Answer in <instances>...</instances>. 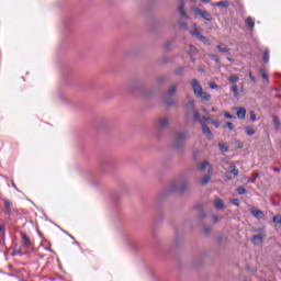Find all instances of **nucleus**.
Listing matches in <instances>:
<instances>
[{"mask_svg":"<svg viewBox=\"0 0 281 281\" xmlns=\"http://www.w3.org/2000/svg\"><path fill=\"white\" fill-rule=\"evenodd\" d=\"M196 47H194V45H190L189 46V54L190 56H194L196 54Z\"/></svg>","mask_w":281,"mask_h":281,"instance_id":"obj_28","label":"nucleus"},{"mask_svg":"<svg viewBox=\"0 0 281 281\" xmlns=\"http://www.w3.org/2000/svg\"><path fill=\"white\" fill-rule=\"evenodd\" d=\"M202 133L207 136H212V131H210V127L207 125H202Z\"/></svg>","mask_w":281,"mask_h":281,"instance_id":"obj_25","label":"nucleus"},{"mask_svg":"<svg viewBox=\"0 0 281 281\" xmlns=\"http://www.w3.org/2000/svg\"><path fill=\"white\" fill-rule=\"evenodd\" d=\"M251 214L255 218H265V213L260 210H252Z\"/></svg>","mask_w":281,"mask_h":281,"instance_id":"obj_19","label":"nucleus"},{"mask_svg":"<svg viewBox=\"0 0 281 281\" xmlns=\"http://www.w3.org/2000/svg\"><path fill=\"white\" fill-rule=\"evenodd\" d=\"M191 87L195 98H199L200 100H204V102H210V100H212V95L210 93L203 92V87H201V83L199 82V80L192 79Z\"/></svg>","mask_w":281,"mask_h":281,"instance_id":"obj_1","label":"nucleus"},{"mask_svg":"<svg viewBox=\"0 0 281 281\" xmlns=\"http://www.w3.org/2000/svg\"><path fill=\"white\" fill-rule=\"evenodd\" d=\"M212 175H214V168L212 166H209V172L205 175L201 180L200 183L201 186H207L212 179Z\"/></svg>","mask_w":281,"mask_h":281,"instance_id":"obj_8","label":"nucleus"},{"mask_svg":"<svg viewBox=\"0 0 281 281\" xmlns=\"http://www.w3.org/2000/svg\"><path fill=\"white\" fill-rule=\"evenodd\" d=\"M196 210H199L198 218H205V212L201 211V206H196Z\"/></svg>","mask_w":281,"mask_h":281,"instance_id":"obj_31","label":"nucleus"},{"mask_svg":"<svg viewBox=\"0 0 281 281\" xmlns=\"http://www.w3.org/2000/svg\"><path fill=\"white\" fill-rule=\"evenodd\" d=\"M177 93V85L170 86L167 93L165 94L164 102L167 104V106H175V100L170 99L171 95H175Z\"/></svg>","mask_w":281,"mask_h":281,"instance_id":"obj_4","label":"nucleus"},{"mask_svg":"<svg viewBox=\"0 0 281 281\" xmlns=\"http://www.w3.org/2000/svg\"><path fill=\"white\" fill-rule=\"evenodd\" d=\"M215 5L217 8H229V2L228 1H220V2H216Z\"/></svg>","mask_w":281,"mask_h":281,"instance_id":"obj_24","label":"nucleus"},{"mask_svg":"<svg viewBox=\"0 0 281 281\" xmlns=\"http://www.w3.org/2000/svg\"><path fill=\"white\" fill-rule=\"evenodd\" d=\"M258 177H260V173L255 172L252 175V179L251 180H247V183H256V179H258Z\"/></svg>","mask_w":281,"mask_h":281,"instance_id":"obj_30","label":"nucleus"},{"mask_svg":"<svg viewBox=\"0 0 281 281\" xmlns=\"http://www.w3.org/2000/svg\"><path fill=\"white\" fill-rule=\"evenodd\" d=\"M246 133H247L249 136H251V135H255V134H256V131L254 130V127L247 126V127H246Z\"/></svg>","mask_w":281,"mask_h":281,"instance_id":"obj_33","label":"nucleus"},{"mask_svg":"<svg viewBox=\"0 0 281 281\" xmlns=\"http://www.w3.org/2000/svg\"><path fill=\"white\" fill-rule=\"evenodd\" d=\"M204 234H206V235L212 234V227H210V226H204Z\"/></svg>","mask_w":281,"mask_h":281,"instance_id":"obj_40","label":"nucleus"},{"mask_svg":"<svg viewBox=\"0 0 281 281\" xmlns=\"http://www.w3.org/2000/svg\"><path fill=\"white\" fill-rule=\"evenodd\" d=\"M210 120H212V119L205 117V116H203L202 119H200V124H201V126L205 125V122H210Z\"/></svg>","mask_w":281,"mask_h":281,"instance_id":"obj_38","label":"nucleus"},{"mask_svg":"<svg viewBox=\"0 0 281 281\" xmlns=\"http://www.w3.org/2000/svg\"><path fill=\"white\" fill-rule=\"evenodd\" d=\"M232 179H234V178L232 177L231 171H229V172H226V173L224 175V181H232Z\"/></svg>","mask_w":281,"mask_h":281,"instance_id":"obj_36","label":"nucleus"},{"mask_svg":"<svg viewBox=\"0 0 281 281\" xmlns=\"http://www.w3.org/2000/svg\"><path fill=\"white\" fill-rule=\"evenodd\" d=\"M188 106H190V109H192V111H193L194 122H201V114L199 113V111L194 110V101H190L188 103Z\"/></svg>","mask_w":281,"mask_h":281,"instance_id":"obj_10","label":"nucleus"},{"mask_svg":"<svg viewBox=\"0 0 281 281\" xmlns=\"http://www.w3.org/2000/svg\"><path fill=\"white\" fill-rule=\"evenodd\" d=\"M190 1H193V2H195L196 0H190Z\"/></svg>","mask_w":281,"mask_h":281,"instance_id":"obj_60","label":"nucleus"},{"mask_svg":"<svg viewBox=\"0 0 281 281\" xmlns=\"http://www.w3.org/2000/svg\"><path fill=\"white\" fill-rule=\"evenodd\" d=\"M157 82L161 85V82H166V77L161 76L157 78Z\"/></svg>","mask_w":281,"mask_h":281,"instance_id":"obj_43","label":"nucleus"},{"mask_svg":"<svg viewBox=\"0 0 281 281\" xmlns=\"http://www.w3.org/2000/svg\"><path fill=\"white\" fill-rule=\"evenodd\" d=\"M238 80H240V77H238V75H232L228 78V82H232L233 85H236V82H238Z\"/></svg>","mask_w":281,"mask_h":281,"instance_id":"obj_23","label":"nucleus"},{"mask_svg":"<svg viewBox=\"0 0 281 281\" xmlns=\"http://www.w3.org/2000/svg\"><path fill=\"white\" fill-rule=\"evenodd\" d=\"M180 27H182V30H188V23L180 22Z\"/></svg>","mask_w":281,"mask_h":281,"instance_id":"obj_47","label":"nucleus"},{"mask_svg":"<svg viewBox=\"0 0 281 281\" xmlns=\"http://www.w3.org/2000/svg\"><path fill=\"white\" fill-rule=\"evenodd\" d=\"M210 57L215 60V63H218V56L211 54Z\"/></svg>","mask_w":281,"mask_h":281,"instance_id":"obj_50","label":"nucleus"},{"mask_svg":"<svg viewBox=\"0 0 281 281\" xmlns=\"http://www.w3.org/2000/svg\"><path fill=\"white\" fill-rule=\"evenodd\" d=\"M217 49L218 52H221L222 54H227L228 56H232V48L227 47V45H225L224 43H220L217 45Z\"/></svg>","mask_w":281,"mask_h":281,"instance_id":"obj_11","label":"nucleus"},{"mask_svg":"<svg viewBox=\"0 0 281 281\" xmlns=\"http://www.w3.org/2000/svg\"><path fill=\"white\" fill-rule=\"evenodd\" d=\"M0 232H1L2 234H4V233H5V225L0 224Z\"/></svg>","mask_w":281,"mask_h":281,"instance_id":"obj_51","label":"nucleus"},{"mask_svg":"<svg viewBox=\"0 0 281 281\" xmlns=\"http://www.w3.org/2000/svg\"><path fill=\"white\" fill-rule=\"evenodd\" d=\"M21 238L24 247L26 249H30L32 247V241L30 240V237L25 233H21Z\"/></svg>","mask_w":281,"mask_h":281,"instance_id":"obj_12","label":"nucleus"},{"mask_svg":"<svg viewBox=\"0 0 281 281\" xmlns=\"http://www.w3.org/2000/svg\"><path fill=\"white\" fill-rule=\"evenodd\" d=\"M199 155H200V151H199V150H193V154H192L193 159L196 160V157H199Z\"/></svg>","mask_w":281,"mask_h":281,"instance_id":"obj_49","label":"nucleus"},{"mask_svg":"<svg viewBox=\"0 0 281 281\" xmlns=\"http://www.w3.org/2000/svg\"><path fill=\"white\" fill-rule=\"evenodd\" d=\"M178 10L183 19H190V16H188V13L186 12V3L183 1L180 2Z\"/></svg>","mask_w":281,"mask_h":281,"instance_id":"obj_14","label":"nucleus"},{"mask_svg":"<svg viewBox=\"0 0 281 281\" xmlns=\"http://www.w3.org/2000/svg\"><path fill=\"white\" fill-rule=\"evenodd\" d=\"M245 115H247V110L245 108H239L237 111V117L239 120H245Z\"/></svg>","mask_w":281,"mask_h":281,"instance_id":"obj_17","label":"nucleus"},{"mask_svg":"<svg viewBox=\"0 0 281 281\" xmlns=\"http://www.w3.org/2000/svg\"><path fill=\"white\" fill-rule=\"evenodd\" d=\"M212 221H213V223H218V216L212 215Z\"/></svg>","mask_w":281,"mask_h":281,"instance_id":"obj_52","label":"nucleus"},{"mask_svg":"<svg viewBox=\"0 0 281 281\" xmlns=\"http://www.w3.org/2000/svg\"><path fill=\"white\" fill-rule=\"evenodd\" d=\"M250 122H256V113L250 112Z\"/></svg>","mask_w":281,"mask_h":281,"instance_id":"obj_48","label":"nucleus"},{"mask_svg":"<svg viewBox=\"0 0 281 281\" xmlns=\"http://www.w3.org/2000/svg\"><path fill=\"white\" fill-rule=\"evenodd\" d=\"M269 56H270L269 49L266 48L263 52V63H269Z\"/></svg>","mask_w":281,"mask_h":281,"instance_id":"obj_27","label":"nucleus"},{"mask_svg":"<svg viewBox=\"0 0 281 281\" xmlns=\"http://www.w3.org/2000/svg\"><path fill=\"white\" fill-rule=\"evenodd\" d=\"M2 203L4 205V212L8 216H12V201L8 199H2Z\"/></svg>","mask_w":281,"mask_h":281,"instance_id":"obj_9","label":"nucleus"},{"mask_svg":"<svg viewBox=\"0 0 281 281\" xmlns=\"http://www.w3.org/2000/svg\"><path fill=\"white\" fill-rule=\"evenodd\" d=\"M265 238H267V232H261L257 235H254L250 240L252 243V245H262V240H265Z\"/></svg>","mask_w":281,"mask_h":281,"instance_id":"obj_7","label":"nucleus"},{"mask_svg":"<svg viewBox=\"0 0 281 281\" xmlns=\"http://www.w3.org/2000/svg\"><path fill=\"white\" fill-rule=\"evenodd\" d=\"M231 91H233L235 98H238V86L233 85V86L231 87Z\"/></svg>","mask_w":281,"mask_h":281,"instance_id":"obj_29","label":"nucleus"},{"mask_svg":"<svg viewBox=\"0 0 281 281\" xmlns=\"http://www.w3.org/2000/svg\"><path fill=\"white\" fill-rule=\"evenodd\" d=\"M231 203H232L233 205H235L236 207H238V206L240 205V201H239L238 199H233V200H231Z\"/></svg>","mask_w":281,"mask_h":281,"instance_id":"obj_39","label":"nucleus"},{"mask_svg":"<svg viewBox=\"0 0 281 281\" xmlns=\"http://www.w3.org/2000/svg\"><path fill=\"white\" fill-rule=\"evenodd\" d=\"M188 190V181L186 179H178L169 187V194H186Z\"/></svg>","mask_w":281,"mask_h":281,"instance_id":"obj_3","label":"nucleus"},{"mask_svg":"<svg viewBox=\"0 0 281 281\" xmlns=\"http://www.w3.org/2000/svg\"><path fill=\"white\" fill-rule=\"evenodd\" d=\"M210 162L207 160H204L199 167L198 169L200 170V172H203V170H205V168H207V170H210Z\"/></svg>","mask_w":281,"mask_h":281,"instance_id":"obj_20","label":"nucleus"},{"mask_svg":"<svg viewBox=\"0 0 281 281\" xmlns=\"http://www.w3.org/2000/svg\"><path fill=\"white\" fill-rule=\"evenodd\" d=\"M245 23L250 30H254V27L256 26V21L251 16L247 18L245 20Z\"/></svg>","mask_w":281,"mask_h":281,"instance_id":"obj_16","label":"nucleus"},{"mask_svg":"<svg viewBox=\"0 0 281 281\" xmlns=\"http://www.w3.org/2000/svg\"><path fill=\"white\" fill-rule=\"evenodd\" d=\"M214 207H216V210H224L225 209V204L223 203V200L216 198L214 200Z\"/></svg>","mask_w":281,"mask_h":281,"instance_id":"obj_15","label":"nucleus"},{"mask_svg":"<svg viewBox=\"0 0 281 281\" xmlns=\"http://www.w3.org/2000/svg\"><path fill=\"white\" fill-rule=\"evenodd\" d=\"M227 60H228L229 63H234V59H233L232 57H227Z\"/></svg>","mask_w":281,"mask_h":281,"instance_id":"obj_56","label":"nucleus"},{"mask_svg":"<svg viewBox=\"0 0 281 281\" xmlns=\"http://www.w3.org/2000/svg\"><path fill=\"white\" fill-rule=\"evenodd\" d=\"M199 41H201V43L207 44L210 43V40H207V37L201 35L200 37H198Z\"/></svg>","mask_w":281,"mask_h":281,"instance_id":"obj_37","label":"nucleus"},{"mask_svg":"<svg viewBox=\"0 0 281 281\" xmlns=\"http://www.w3.org/2000/svg\"><path fill=\"white\" fill-rule=\"evenodd\" d=\"M212 111L214 112V111H216V109L213 108Z\"/></svg>","mask_w":281,"mask_h":281,"instance_id":"obj_59","label":"nucleus"},{"mask_svg":"<svg viewBox=\"0 0 281 281\" xmlns=\"http://www.w3.org/2000/svg\"><path fill=\"white\" fill-rule=\"evenodd\" d=\"M213 126H215V128H218L221 126V123L218 122V120H215L212 122Z\"/></svg>","mask_w":281,"mask_h":281,"instance_id":"obj_46","label":"nucleus"},{"mask_svg":"<svg viewBox=\"0 0 281 281\" xmlns=\"http://www.w3.org/2000/svg\"><path fill=\"white\" fill-rule=\"evenodd\" d=\"M130 89L132 91H139V93H144V86L139 82H133L130 85Z\"/></svg>","mask_w":281,"mask_h":281,"instance_id":"obj_13","label":"nucleus"},{"mask_svg":"<svg viewBox=\"0 0 281 281\" xmlns=\"http://www.w3.org/2000/svg\"><path fill=\"white\" fill-rule=\"evenodd\" d=\"M237 194H246L247 190L244 187H238L236 189Z\"/></svg>","mask_w":281,"mask_h":281,"instance_id":"obj_34","label":"nucleus"},{"mask_svg":"<svg viewBox=\"0 0 281 281\" xmlns=\"http://www.w3.org/2000/svg\"><path fill=\"white\" fill-rule=\"evenodd\" d=\"M209 87H210V89H218V85H216L214 82H210Z\"/></svg>","mask_w":281,"mask_h":281,"instance_id":"obj_44","label":"nucleus"},{"mask_svg":"<svg viewBox=\"0 0 281 281\" xmlns=\"http://www.w3.org/2000/svg\"><path fill=\"white\" fill-rule=\"evenodd\" d=\"M226 127H227L229 131H234V123L227 122V123H226Z\"/></svg>","mask_w":281,"mask_h":281,"instance_id":"obj_41","label":"nucleus"},{"mask_svg":"<svg viewBox=\"0 0 281 281\" xmlns=\"http://www.w3.org/2000/svg\"><path fill=\"white\" fill-rule=\"evenodd\" d=\"M224 117H226L227 120H233L234 115L229 114V112H225Z\"/></svg>","mask_w":281,"mask_h":281,"instance_id":"obj_45","label":"nucleus"},{"mask_svg":"<svg viewBox=\"0 0 281 281\" xmlns=\"http://www.w3.org/2000/svg\"><path fill=\"white\" fill-rule=\"evenodd\" d=\"M259 74L261 75V78H263V80H266L267 85H269V75H267V70L265 69H260Z\"/></svg>","mask_w":281,"mask_h":281,"instance_id":"obj_21","label":"nucleus"},{"mask_svg":"<svg viewBox=\"0 0 281 281\" xmlns=\"http://www.w3.org/2000/svg\"><path fill=\"white\" fill-rule=\"evenodd\" d=\"M192 12H194V14H198V16H201V19H204V21H212V14H210V12L200 9L199 7H193L191 8Z\"/></svg>","mask_w":281,"mask_h":281,"instance_id":"obj_6","label":"nucleus"},{"mask_svg":"<svg viewBox=\"0 0 281 281\" xmlns=\"http://www.w3.org/2000/svg\"><path fill=\"white\" fill-rule=\"evenodd\" d=\"M218 147H220V150H222L223 153H228L229 151L227 146H225V144H223V143H220Z\"/></svg>","mask_w":281,"mask_h":281,"instance_id":"obj_32","label":"nucleus"},{"mask_svg":"<svg viewBox=\"0 0 281 281\" xmlns=\"http://www.w3.org/2000/svg\"><path fill=\"white\" fill-rule=\"evenodd\" d=\"M188 139H190V132L188 131L175 132L173 143H172L173 148H177V149L183 148Z\"/></svg>","mask_w":281,"mask_h":281,"instance_id":"obj_2","label":"nucleus"},{"mask_svg":"<svg viewBox=\"0 0 281 281\" xmlns=\"http://www.w3.org/2000/svg\"><path fill=\"white\" fill-rule=\"evenodd\" d=\"M262 232H265V229H262V228H254L252 229L254 234H262Z\"/></svg>","mask_w":281,"mask_h":281,"instance_id":"obj_42","label":"nucleus"},{"mask_svg":"<svg viewBox=\"0 0 281 281\" xmlns=\"http://www.w3.org/2000/svg\"><path fill=\"white\" fill-rule=\"evenodd\" d=\"M192 36H195V38H200L201 36V32H199V30L194 29L193 31H191Z\"/></svg>","mask_w":281,"mask_h":281,"instance_id":"obj_35","label":"nucleus"},{"mask_svg":"<svg viewBox=\"0 0 281 281\" xmlns=\"http://www.w3.org/2000/svg\"><path fill=\"white\" fill-rule=\"evenodd\" d=\"M273 170H274V172H280V168H278V167H274Z\"/></svg>","mask_w":281,"mask_h":281,"instance_id":"obj_55","label":"nucleus"},{"mask_svg":"<svg viewBox=\"0 0 281 281\" xmlns=\"http://www.w3.org/2000/svg\"><path fill=\"white\" fill-rule=\"evenodd\" d=\"M170 126V119L168 116H159L156 119V128L164 131Z\"/></svg>","mask_w":281,"mask_h":281,"instance_id":"obj_5","label":"nucleus"},{"mask_svg":"<svg viewBox=\"0 0 281 281\" xmlns=\"http://www.w3.org/2000/svg\"><path fill=\"white\" fill-rule=\"evenodd\" d=\"M181 71H183V68H179L178 70H176V74H181Z\"/></svg>","mask_w":281,"mask_h":281,"instance_id":"obj_54","label":"nucleus"},{"mask_svg":"<svg viewBox=\"0 0 281 281\" xmlns=\"http://www.w3.org/2000/svg\"><path fill=\"white\" fill-rule=\"evenodd\" d=\"M244 181H249V179L247 177L244 178Z\"/></svg>","mask_w":281,"mask_h":281,"instance_id":"obj_58","label":"nucleus"},{"mask_svg":"<svg viewBox=\"0 0 281 281\" xmlns=\"http://www.w3.org/2000/svg\"><path fill=\"white\" fill-rule=\"evenodd\" d=\"M272 223H274L276 225H281V215H274L272 218Z\"/></svg>","mask_w":281,"mask_h":281,"instance_id":"obj_26","label":"nucleus"},{"mask_svg":"<svg viewBox=\"0 0 281 281\" xmlns=\"http://www.w3.org/2000/svg\"><path fill=\"white\" fill-rule=\"evenodd\" d=\"M202 3H210V0H202Z\"/></svg>","mask_w":281,"mask_h":281,"instance_id":"obj_57","label":"nucleus"},{"mask_svg":"<svg viewBox=\"0 0 281 281\" xmlns=\"http://www.w3.org/2000/svg\"><path fill=\"white\" fill-rule=\"evenodd\" d=\"M229 172H231V175H234V177H238V175H239V170H238V168H236L234 165H231L229 166Z\"/></svg>","mask_w":281,"mask_h":281,"instance_id":"obj_22","label":"nucleus"},{"mask_svg":"<svg viewBox=\"0 0 281 281\" xmlns=\"http://www.w3.org/2000/svg\"><path fill=\"white\" fill-rule=\"evenodd\" d=\"M249 78H250L251 82H256V77H254V75L251 72H249Z\"/></svg>","mask_w":281,"mask_h":281,"instance_id":"obj_53","label":"nucleus"},{"mask_svg":"<svg viewBox=\"0 0 281 281\" xmlns=\"http://www.w3.org/2000/svg\"><path fill=\"white\" fill-rule=\"evenodd\" d=\"M272 124L276 131H280V119L277 115H272Z\"/></svg>","mask_w":281,"mask_h":281,"instance_id":"obj_18","label":"nucleus"}]
</instances>
